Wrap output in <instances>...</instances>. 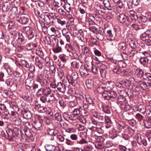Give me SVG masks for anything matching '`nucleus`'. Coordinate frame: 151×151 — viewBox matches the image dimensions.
Wrapping results in <instances>:
<instances>
[{
  "mask_svg": "<svg viewBox=\"0 0 151 151\" xmlns=\"http://www.w3.org/2000/svg\"><path fill=\"white\" fill-rule=\"evenodd\" d=\"M107 33L106 39L107 40V46L109 48H112L113 44V35L111 30H108Z\"/></svg>",
  "mask_w": 151,
  "mask_h": 151,
  "instance_id": "f257e3e1",
  "label": "nucleus"
},
{
  "mask_svg": "<svg viewBox=\"0 0 151 151\" xmlns=\"http://www.w3.org/2000/svg\"><path fill=\"white\" fill-rule=\"evenodd\" d=\"M80 109V108L75 109L73 111L72 113L71 114L70 118L73 119L74 120L80 118V117H81V115H82L81 114Z\"/></svg>",
  "mask_w": 151,
  "mask_h": 151,
  "instance_id": "f03ea898",
  "label": "nucleus"
},
{
  "mask_svg": "<svg viewBox=\"0 0 151 151\" xmlns=\"http://www.w3.org/2000/svg\"><path fill=\"white\" fill-rule=\"evenodd\" d=\"M23 29L25 30L29 39H31L34 37L35 33L33 32L32 29L30 27H24Z\"/></svg>",
  "mask_w": 151,
  "mask_h": 151,
  "instance_id": "7ed1b4c3",
  "label": "nucleus"
},
{
  "mask_svg": "<svg viewBox=\"0 0 151 151\" xmlns=\"http://www.w3.org/2000/svg\"><path fill=\"white\" fill-rule=\"evenodd\" d=\"M70 138L73 141H77V144H82L87 143V142L84 139H81V140H79L78 135L77 134H72L70 135Z\"/></svg>",
  "mask_w": 151,
  "mask_h": 151,
  "instance_id": "20e7f679",
  "label": "nucleus"
},
{
  "mask_svg": "<svg viewBox=\"0 0 151 151\" xmlns=\"http://www.w3.org/2000/svg\"><path fill=\"white\" fill-rule=\"evenodd\" d=\"M17 20L22 24H26L29 21L28 15L26 14L20 15L17 18Z\"/></svg>",
  "mask_w": 151,
  "mask_h": 151,
  "instance_id": "39448f33",
  "label": "nucleus"
},
{
  "mask_svg": "<svg viewBox=\"0 0 151 151\" xmlns=\"http://www.w3.org/2000/svg\"><path fill=\"white\" fill-rule=\"evenodd\" d=\"M35 61V63L39 68H41L43 66V62L45 60L42 57H36Z\"/></svg>",
  "mask_w": 151,
  "mask_h": 151,
  "instance_id": "423d86ee",
  "label": "nucleus"
},
{
  "mask_svg": "<svg viewBox=\"0 0 151 151\" xmlns=\"http://www.w3.org/2000/svg\"><path fill=\"white\" fill-rule=\"evenodd\" d=\"M58 90L60 92L63 93L66 91V86L63 83L58 82L57 83V86H56Z\"/></svg>",
  "mask_w": 151,
  "mask_h": 151,
  "instance_id": "0eeeda50",
  "label": "nucleus"
},
{
  "mask_svg": "<svg viewBox=\"0 0 151 151\" xmlns=\"http://www.w3.org/2000/svg\"><path fill=\"white\" fill-rule=\"evenodd\" d=\"M123 7L122 2H121L120 0H114V9H116L117 12L118 10Z\"/></svg>",
  "mask_w": 151,
  "mask_h": 151,
  "instance_id": "6e6552de",
  "label": "nucleus"
},
{
  "mask_svg": "<svg viewBox=\"0 0 151 151\" xmlns=\"http://www.w3.org/2000/svg\"><path fill=\"white\" fill-rule=\"evenodd\" d=\"M137 83L141 88L143 90L148 89L149 88H150L151 86L150 83H148L147 84L145 82L142 81H138Z\"/></svg>",
  "mask_w": 151,
  "mask_h": 151,
  "instance_id": "1a4fd4ad",
  "label": "nucleus"
},
{
  "mask_svg": "<svg viewBox=\"0 0 151 151\" xmlns=\"http://www.w3.org/2000/svg\"><path fill=\"white\" fill-rule=\"evenodd\" d=\"M13 131L11 129H9L6 131L7 135H6V138L10 141H12L14 138L15 135L13 133Z\"/></svg>",
  "mask_w": 151,
  "mask_h": 151,
  "instance_id": "9d476101",
  "label": "nucleus"
},
{
  "mask_svg": "<svg viewBox=\"0 0 151 151\" xmlns=\"http://www.w3.org/2000/svg\"><path fill=\"white\" fill-rule=\"evenodd\" d=\"M79 71L82 77H86L88 75V70L84 65H81L79 70Z\"/></svg>",
  "mask_w": 151,
  "mask_h": 151,
  "instance_id": "9b49d317",
  "label": "nucleus"
},
{
  "mask_svg": "<svg viewBox=\"0 0 151 151\" xmlns=\"http://www.w3.org/2000/svg\"><path fill=\"white\" fill-rule=\"evenodd\" d=\"M135 115V112L132 111L124 114V116L126 120L129 121L133 119Z\"/></svg>",
  "mask_w": 151,
  "mask_h": 151,
  "instance_id": "f8f14e48",
  "label": "nucleus"
},
{
  "mask_svg": "<svg viewBox=\"0 0 151 151\" xmlns=\"http://www.w3.org/2000/svg\"><path fill=\"white\" fill-rule=\"evenodd\" d=\"M134 75L136 78L138 79L142 78L144 75V72L142 70L138 68L135 71Z\"/></svg>",
  "mask_w": 151,
  "mask_h": 151,
  "instance_id": "ddd939ff",
  "label": "nucleus"
},
{
  "mask_svg": "<svg viewBox=\"0 0 151 151\" xmlns=\"http://www.w3.org/2000/svg\"><path fill=\"white\" fill-rule=\"evenodd\" d=\"M106 93H104L102 94V96L105 99L107 100L112 99L113 98V91H110L107 93V92H106Z\"/></svg>",
  "mask_w": 151,
  "mask_h": 151,
  "instance_id": "4468645a",
  "label": "nucleus"
},
{
  "mask_svg": "<svg viewBox=\"0 0 151 151\" xmlns=\"http://www.w3.org/2000/svg\"><path fill=\"white\" fill-rule=\"evenodd\" d=\"M137 140L138 143L139 145L142 144L145 146L147 145L146 140L142 138L140 135L137 137Z\"/></svg>",
  "mask_w": 151,
  "mask_h": 151,
  "instance_id": "2eb2a0df",
  "label": "nucleus"
},
{
  "mask_svg": "<svg viewBox=\"0 0 151 151\" xmlns=\"http://www.w3.org/2000/svg\"><path fill=\"white\" fill-rule=\"evenodd\" d=\"M10 3L8 1H6L3 3L2 9V11L4 12H6L8 11L11 7Z\"/></svg>",
  "mask_w": 151,
  "mask_h": 151,
  "instance_id": "dca6fc26",
  "label": "nucleus"
},
{
  "mask_svg": "<svg viewBox=\"0 0 151 151\" xmlns=\"http://www.w3.org/2000/svg\"><path fill=\"white\" fill-rule=\"evenodd\" d=\"M71 66L74 68H78L82 65V64L78 60L73 61L71 63Z\"/></svg>",
  "mask_w": 151,
  "mask_h": 151,
  "instance_id": "f3484780",
  "label": "nucleus"
},
{
  "mask_svg": "<svg viewBox=\"0 0 151 151\" xmlns=\"http://www.w3.org/2000/svg\"><path fill=\"white\" fill-rule=\"evenodd\" d=\"M116 102L118 105L121 106L124 104H125L126 101L125 98L122 96H120L117 98Z\"/></svg>",
  "mask_w": 151,
  "mask_h": 151,
  "instance_id": "a211bd4d",
  "label": "nucleus"
},
{
  "mask_svg": "<svg viewBox=\"0 0 151 151\" xmlns=\"http://www.w3.org/2000/svg\"><path fill=\"white\" fill-rule=\"evenodd\" d=\"M13 131L14 134L17 136L20 135L21 137L22 136L23 134L22 131L18 127H14Z\"/></svg>",
  "mask_w": 151,
  "mask_h": 151,
  "instance_id": "6ab92c4d",
  "label": "nucleus"
},
{
  "mask_svg": "<svg viewBox=\"0 0 151 151\" xmlns=\"http://www.w3.org/2000/svg\"><path fill=\"white\" fill-rule=\"evenodd\" d=\"M31 129H24V132L26 136L32 139L33 138V135L31 132Z\"/></svg>",
  "mask_w": 151,
  "mask_h": 151,
  "instance_id": "aec40b11",
  "label": "nucleus"
},
{
  "mask_svg": "<svg viewBox=\"0 0 151 151\" xmlns=\"http://www.w3.org/2000/svg\"><path fill=\"white\" fill-rule=\"evenodd\" d=\"M24 118L26 119H30L32 116V115L29 111L24 110L22 112Z\"/></svg>",
  "mask_w": 151,
  "mask_h": 151,
  "instance_id": "412c9836",
  "label": "nucleus"
},
{
  "mask_svg": "<svg viewBox=\"0 0 151 151\" xmlns=\"http://www.w3.org/2000/svg\"><path fill=\"white\" fill-rule=\"evenodd\" d=\"M44 20L45 22H47L48 21H50L51 19H53V18H54V17H55V18L57 19V21H58V19H59V16H55V17H53V16H51L49 14L46 15H44Z\"/></svg>",
  "mask_w": 151,
  "mask_h": 151,
  "instance_id": "4be33fe9",
  "label": "nucleus"
},
{
  "mask_svg": "<svg viewBox=\"0 0 151 151\" xmlns=\"http://www.w3.org/2000/svg\"><path fill=\"white\" fill-rule=\"evenodd\" d=\"M17 26L15 22L12 21L9 22L8 25V28L9 31L12 30L14 31L16 30Z\"/></svg>",
  "mask_w": 151,
  "mask_h": 151,
  "instance_id": "5701e85b",
  "label": "nucleus"
},
{
  "mask_svg": "<svg viewBox=\"0 0 151 151\" xmlns=\"http://www.w3.org/2000/svg\"><path fill=\"white\" fill-rule=\"evenodd\" d=\"M117 19L120 22L123 23L126 21L127 16H125L124 14H121L118 16Z\"/></svg>",
  "mask_w": 151,
  "mask_h": 151,
  "instance_id": "b1692460",
  "label": "nucleus"
},
{
  "mask_svg": "<svg viewBox=\"0 0 151 151\" xmlns=\"http://www.w3.org/2000/svg\"><path fill=\"white\" fill-rule=\"evenodd\" d=\"M144 125L147 128H150L151 127V116L149 117L148 120L144 122Z\"/></svg>",
  "mask_w": 151,
  "mask_h": 151,
  "instance_id": "393cba45",
  "label": "nucleus"
},
{
  "mask_svg": "<svg viewBox=\"0 0 151 151\" xmlns=\"http://www.w3.org/2000/svg\"><path fill=\"white\" fill-rule=\"evenodd\" d=\"M93 81L91 79L87 80L86 82V85L87 87L88 88H91L93 86Z\"/></svg>",
  "mask_w": 151,
  "mask_h": 151,
  "instance_id": "a878e982",
  "label": "nucleus"
},
{
  "mask_svg": "<svg viewBox=\"0 0 151 151\" xmlns=\"http://www.w3.org/2000/svg\"><path fill=\"white\" fill-rule=\"evenodd\" d=\"M148 60L147 58L145 57H142L140 58L139 62L140 63L143 65H145L147 64Z\"/></svg>",
  "mask_w": 151,
  "mask_h": 151,
  "instance_id": "bb28decb",
  "label": "nucleus"
},
{
  "mask_svg": "<svg viewBox=\"0 0 151 151\" xmlns=\"http://www.w3.org/2000/svg\"><path fill=\"white\" fill-rule=\"evenodd\" d=\"M127 52L129 57H131L134 56L135 54L137 52V51L135 50L129 48Z\"/></svg>",
  "mask_w": 151,
  "mask_h": 151,
  "instance_id": "cd10ccee",
  "label": "nucleus"
},
{
  "mask_svg": "<svg viewBox=\"0 0 151 151\" xmlns=\"http://www.w3.org/2000/svg\"><path fill=\"white\" fill-rule=\"evenodd\" d=\"M45 147L47 151H54L55 149V146L52 145H46Z\"/></svg>",
  "mask_w": 151,
  "mask_h": 151,
  "instance_id": "c85d7f7f",
  "label": "nucleus"
},
{
  "mask_svg": "<svg viewBox=\"0 0 151 151\" xmlns=\"http://www.w3.org/2000/svg\"><path fill=\"white\" fill-rule=\"evenodd\" d=\"M64 9L68 12L69 13L71 9V8L70 6V4L68 3H65L63 6Z\"/></svg>",
  "mask_w": 151,
  "mask_h": 151,
  "instance_id": "c756f323",
  "label": "nucleus"
},
{
  "mask_svg": "<svg viewBox=\"0 0 151 151\" xmlns=\"http://www.w3.org/2000/svg\"><path fill=\"white\" fill-rule=\"evenodd\" d=\"M14 78L16 81H19L21 78L22 74L18 72H15L14 73Z\"/></svg>",
  "mask_w": 151,
  "mask_h": 151,
  "instance_id": "7c9ffc66",
  "label": "nucleus"
},
{
  "mask_svg": "<svg viewBox=\"0 0 151 151\" xmlns=\"http://www.w3.org/2000/svg\"><path fill=\"white\" fill-rule=\"evenodd\" d=\"M104 86V85H101L97 88V91L99 93L102 94L104 93L106 88Z\"/></svg>",
  "mask_w": 151,
  "mask_h": 151,
  "instance_id": "2f4dec72",
  "label": "nucleus"
},
{
  "mask_svg": "<svg viewBox=\"0 0 151 151\" xmlns=\"http://www.w3.org/2000/svg\"><path fill=\"white\" fill-rule=\"evenodd\" d=\"M96 148L101 149L102 151H105V149L104 148V146L101 142L98 143L95 145Z\"/></svg>",
  "mask_w": 151,
  "mask_h": 151,
  "instance_id": "473e14b6",
  "label": "nucleus"
},
{
  "mask_svg": "<svg viewBox=\"0 0 151 151\" xmlns=\"http://www.w3.org/2000/svg\"><path fill=\"white\" fill-rule=\"evenodd\" d=\"M45 99H46V101L50 102L54 100L55 97L53 94H52L50 95H48L46 96Z\"/></svg>",
  "mask_w": 151,
  "mask_h": 151,
  "instance_id": "72a5a7b5",
  "label": "nucleus"
},
{
  "mask_svg": "<svg viewBox=\"0 0 151 151\" xmlns=\"http://www.w3.org/2000/svg\"><path fill=\"white\" fill-rule=\"evenodd\" d=\"M44 95L45 96L49 95L51 93V90L50 88H43Z\"/></svg>",
  "mask_w": 151,
  "mask_h": 151,
  "instance_id": "f704fd0d",
  "label": "nucleus"
},
{
  "mask_svg": "<svg viewBox=\"0 0 151 151\" xmlns=\"http://www.w3.org/2000/svg\"><path fill=\"white\" fill-rule=\"evenodd\" d=\"M54 118L55 120L59 122L62 120L61 114L59 113H57L55 114Z\"/></svg>",
  "mask_w": 151,
  "mask_h": 151,
  "instance_id": "c9c22d12",
  "label": "nucleus"
},
{
  "mask_svg": "<svg viewBox=\"0 0 151 151\" xmlns=\"http://www.w3.org/2000/svg\"><path fill=\"white\" fill-rule=\"evenodd\" d=\"M116 62L115 63L114 62V63L115 65H114V67H115V68H114V73H116L117 74H119L122 72V69L119 67L117 66L116 65Z\"/></svg>",
  "mask_w": 151,
  "mask_h": 151,
  "instance_id": "e433bc0d",
  "label": "nucleus"
},
{
  "mask_svg": "<svg viewBox=\"0 0 151 151\" xmlns=\"http://www.w3.org/2000/svg\"><path fill=\"white\" fill-rule=\"evenodd\" d=\"M126 44L123 42H120L118 45V48L119 50H124L126 48Z\"/></svg>",
  "mask_w": 151,
  "mask_h": 151,
  "instance_id": "4c0bfd02",
  "label": "nucleus"
},
{
  "mask_svg": "<svg viewBox=\"0 0 151 151\" xmlns=\"http://www.w3.org/2000/svg\"><path fill=\"white\" fill-rule=\"evenodd\" d=\"M95 117L96 118V119L99 122L102 123L105 119L104 117L101 115H98Z\"/></svg>",
  "mask_w": 151,
  "mask_h": 151,
  "instance_id": "58836bf2",
  "label": "nucleus"
},
{
  "mask_svg": "<svg viewBox=\"0 0 151 151\" xmlns=\"http://www.w3.org/2000/svg\"><path fill=\"white\" fill-rule=\"evenodd\" d=\"M78 78V75L77 73L75 71L73 72L71 74V79L75 81H76Z\"/></svg>",
  "mask_w": 151,
  "mask_h": 151,
  "instance_id": "ea45409f",
  "label": "nucleus"
},
{
  "mask_svg": "<svg viewBox=\"0 0 151 151\" xmlns=\"http://www.w3.org/2000/svg\"><path fill=\"white\" fill-rule=\"evenodd\" d=\"M142 113L145 112L146 111L145 106L143 104H140L138 106V110Z\"/></svg>",
  "mask_w": 151,
  "mask_h": 151,
  "instance_id": "a19ab883",
  "label": "nucleus"
},
{
  "mask_svg": "<svg viewBox=\"0 0 151 151\" xmlns=\"http://www.w3.org/2000/svg\"><path fill=\"white\" fill-rule=\"evenodd\" d=\"M36 47V45H34L32 43H28L26 46V48L28 50H31L33 49L34 47Z\"/></svg>",
  "mask_w": 151,
  "mask_h": 151,
  "instance_id": "79ce46f5",
  "label": "nucleus"
},
{
  "mask_svg": "<svg viewBox=\"0 0 151 151\" xmlns=\"http://www.w3.org/2000/svg\"><path fill=\"white\" fill-rule=\"evenodd\" d=\"M70 116L71 114L70 115H68L66 112L64 113L63 114V116L64 119L67 121H69V119L74 120L73 119L70 118Z\"/></svg>",
  "mask_w": 151,
  "mask_h": 151,
  "instance_id": "37998d69",
  "label": "nucleus"
},
{
  "mask_svg": "<svg viewBox=\"0 0 151 151\" xmlns=\"http://www.w3.org/2000/svg\"><path fill=\"white\" fill-rule=\"evenodd\" d=\"M123 88H128L130 86V81L129 80H127L122 83Z\"/></svg>",
  "mask_w": 151,
  "mask_h": 151,
  "instance_id": "c03bdc74",
  "label": "nucleus"
},
{
  "mask_svg": "<svg viewBox=\"0 0 151 151\" xmlns=\"http://www.w3.org/2000/svg\"><path fill=\"white\" fill-rule=\"evenodd\" d=\"M99 72L101 77L103 78H105L106 76V72L104 69L100 68L99 69Z\"/></svg>",
  "mask_w": 151,
  "mask_h": 151,
  "instance_id": "a18cd8bd",
  "label": "nucleus"
},
{
  "mask_svg": "<svg viewBox=\"0 0 151 151\" xmlns=\"http://www.w3.org/2000/svg\"><path fill=\"white\" fill-rule=\"evenodd\" d=\"M149 36L147 35V34L146 33V31L145 32L142 34L141 35V39L144 41H146L149 39Z\"/></svg>",
  "mask_w": 151,
  "mask_h": 151,
  "instance_id": "49530a36",
  "label": "nucleus"
},
{
  "mask_svg": "<svg viewBox=\"0 0 151 151\" xmlns=\"http://www.w3.org/2000/svg\"><path fill=\"white\" fill-rule=\"evenodd\" d=\"M44 24V23L42 21H39L37 23V28L40 31L41 30L42 27Z\"/></svg>",
  "mask_w": 151,
  "mask_h": 151,
  "instance_id": "de8ad7c7",
  "label": "nucleus"
},
{
  "mask_svg": "<svg viewBox=\"0 0 151 151\" xmlns=\"http://www.w3.org/2000/svg\"><path fill=\"white\" fill-rule=\"evenodd\" d=\"M136 119L138 121H141L143 120V116L139 113L136 114L135 113V115L134 116Z\"/></svg>",
  "mask_w": 151,
  "mask_h": 151,
  "instance_id": "09e8293b",
  "label": "nucleus"
},
{
  "mask_svg": "<svg viewBox=\"0 0 151 151\" xmlns=\"http://www.w3.org/2000/svg\"><path fill=\"white\" fill-rule=\"evenodd\" d=\"M121 55L123 59L125 60H127L128 58L129 55L126 52H123L121 53Z\"/></svg>",
  "mask_w": 151,
  "mask_h": 151,
  "instance_id": "8fccbe9b",
  "label": "nucleus"
},
{
  "mask_svg": "<svg viewBox=\"0 0 151 151\" xmlns=\"http://www.w3.org/2000/svg\"><path fill=\"white\" fill-rule=\"evenodd\" d=\"M132 88L133 91L135 92H138L140 90V87L136 84V83L134 84L132 86Z\"/></svg>",
  "mask_w": 151,
  "mask_h": 151,
  "instance_id": "3c124183",
  "label": "nucleus"
},
{
  "mask_svg": "<svg viewBox=\"0 0 151 151\" xmlns=\"http://www.w3.org/2000/svg\"><path fill=\"white\" fill-rule=\"evenodd\" d=\"M92 70L91 71L95 74H97L98 73L99 69V68L93 65L92 67Z\"/></svg>",
  "mask_w": 151,
  "mask_h": 151,
  "instance_id": "603ef678",
  "label": "nucleus"
},
{
  "mask_svg": "<svg viewBox=\"0 0 151 151\" xmlns=\"http://www.w3.org/2000/svg\"><path fill=\"white\" fill-rule=\"evenodd\" d=\"M42 124L41 122L38 121L36 122L34 126V127L37 129H40Z\"/></svg>",
  "mask_w": 151,
  "mask_h": 151,
  "instance_id": "864d4df0",
  "label": "nucleus"
},
{
  "mask_svg": "<svg viewBox=\"0 0 151 151\" xmlns=\"http://www.w3.org/2000/svg\"><path fill=\"white\" fill-rule=\"evenodd\" d=\"M50 29L53 34L52 35H55V36L58 37V35L57 34L59 33V31L58 30L56 29H55L53 27L50 28Z\"/></svg>",
  "mask_w": 151,
  "mask_h": 151,
  "instance_id": "5fc2aeb1",
  "label": "nucleus"
},
{
  "mask_svg": "<svg viewBox=\"0 0 151 151\" xmlns=\"http://www.w3.org/2000/svg\"><path fill=\"white\" fill-rule=\"evenodd\" d=\"M55 131L54 129H51L49 128L47 130V133L50 135H55L56 133L55 132Z\"/></svg>",
  "mask_w": 151,
  "mask_h": 151,
  "instance_id": "6e6d98bb",
  "label": "nucleus"
},
{
  "mask_svg": "<svg viewBox=\"0 0 151 151\" xmlns=\"http://www.w3.org/2000/svg\"><path fill=\"white\" fill-rule=\"evenodd\" d=\"M145 135L148 137L149 141H150L151 138V129L147 130Z\"/></svg>",
  "mask_w": 151,
  "mask_h": 151,
  "instance_id": "4d7b16f0",
  "label": "nucleus"
},
{
  "mask_svg": "<svg viewBox=\"0 0 151 151\" xmlns=\"http://www.w3.org/2000/svg\"><path fill=\"white\" fill-rule=\"evenodd\" d=\"M89 29L92 32L96 34H97L98 32L97 29L94 26H92L90 27Z\"/></svg>",
  "mask_w": 151,
  "mask_h": 151,
  "instance_id": "13d9d810",
  "label": "nucleus"
},
{
  "mask_svg": "<svg viewBox=\"0 0 151 151\" xmlns=\"http://www.w3.org/2000/svg\"><path fill=\"white\" fill-rule=\"evenodd\" d=\"M139 19L142 22H145L147 21L148 19L147 16L142 15L139 17Z\"/></svg>",
  "mask_w": 151,
  "mask_h": 151,
  "instance_id": "bf43d9fd",
  "label": "nucleus"
},
{
  "mask_svg": "<svg viewBox=\"0 0 151 151\" xmlns=\"http://www.w3.org/2000/svg\"><path fill=\"white\" fill-rule=\"evenodd\" d=\"M12 3L16 6H20L21 4L20 0H12Z\"/></svg>",
  "mask_w": 151,
  "mask_h": 151,
  "instance_id": "052dcab7",
  "label": "nucleus"
},
{
  "mask_svg": "<svg viewBox=\"0 0 151 151\" xmlns=\"http://www.w3.org/2000/svg\"><path fill=\"white\" fill-rule=\"evenodd\" d=\"M114 31L115 32V35L116 36H119L120 34V29L119 27L117 28H114Z\"/></svg>",
  "mask_w": 151,
  "mask_h": 151,
  "instance_id": "680f3d73",
  "label": "nucleus"
},
{
  "mask_svg": "<svg viewBox=\"0 0 151 151\" xmlns=\"http://www.w3.org/2000/svg\"><path fill=\"white\" fill-rule=\"evenodd\" d=\"M78 59L79 60H78L80 61L81 63L83 62L86 59V55L84 54L81 55L79 56Z\"/></svg>",
  "mask_w": 151,
  "mask_h": 151,
  "instance_id": "e2e57ef3",
  "label": "nucleus"
},
{
  "mask_svg": "<svg viewBox=\"0 0 151 151\" xmlns=\"http://www.w3.org/2000/svg\"><path fill=\"white\" fill-rule=\"evenodd\" d=\"M86 101H87L89 104H93V101L92 99L89 96H86Z\"/></svg>",
  "mask_w": 151,
  "mask_h": 151,
  "instance_id": "0e129e2a",
  "label": "nucleus"
},
{
  "mask_svg": "<svg viewBox=\"0 0 151 151\" xmlns=\"http://www.w3.org/2000/svg\"><path fill=\"white\" fill-rule=\"evenodd\" d=\"M58 12L60 14L63 16H65L66 14V12L62 8H60L58 9Z\"/></svg>",
  "mask_w": 151,
  "mask_h": 151,
  "instance_id": "69168bd1",
  "label": "nucleus"
},
{
  "mask_svg": "<svg viewBox=\"0 0 151 151\" xmlns=\"http://www.w3.org/2000/svg\"><path fill=\"white\" fill-rule=\"evenodd\" d=\"M132 20V19L130 17H127V19L126 21L125 22L126 23V24L127 26H129L131 24Z\"/></svg>",
  "mask_w": 151,
  "mask_h": 151,
  "instance_id": "338daca9",
  "label": "nucleus"
},
{
  "mask_svg": "<svg viewBox=\"0 0 151 151\" xmlns=\"http://www.w3.org/2000/svg\"><path fill=\"white\" fill-rule=\"evenodd\" d=\"M31 81L29 79H27L25 82L26 88L27 89H29L31 88L30 83Z\"/></svg>",
  "mask_w": 151,
  "mask_h": 151,
  "instance_id": "774afa93",
  "label": "nucleus"
}]
</instances>
